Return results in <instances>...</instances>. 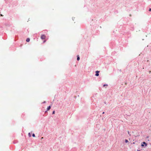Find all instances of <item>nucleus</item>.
Returning <instances> with one entry per match:
<instances>
[{"label": "nucleus", "instance_id": "obj_16", "mask_svg": "<svg viewBox=\"0 0 151 151\" xmlns=\"http://www.w3.org/2000/svg\"><path fill=\"white\" fill-rule=\"evenodd\" d=\"M128 133L129 134V131H128Z\"/></svg>", "mask_w": 151, "mask_h": 151}, {"label": "nucleus", "instance_id": "obj_10", "mask_svg": "<svg viewBox=\"0 0 151 151\" xmlns=\"http://www.w3.org/2000/svg\"><path fill=\"white\" fill-rule=\"evenodd\" d=\"M55 114V111H53L52 112V114Z\"/></svg>", "mask_w": 151, "mask_h": 151}, {"label": "nucleus", "instance_id": "obj_14", "mask_svg": "<svg viewBox=\"0 0 151 151\" xmlns=\"http://www.w3.org/2000/svg\"><path fill=\"white\" fill-rule=\"evenodd\" d=\"M46 41V40H45L43 42H44V43H45Z\"/></svg>", "mask_w": 151, "mask_h": 151}, {"label": "nucleus", "instance_id": "obj_1", "mask_svg": "<svg viewBox=\"0 0 151 151\" xmlns=\"http://www.w3.org/2000/svg\"><path fill=\"white\" fill-rule=\"evenodd\" d=\"M46 38V36L44 35H41V38L42 39H44Z\"/></svg>", "mask_w": 151, "mask_h": 151}, {"label": "nucleus", "instance_id": "obj_11", "mask_svg": "<svg viewBox=\"0 0 151 151\" xmlns=\"http://www.w3.org/2000/svg\"><path fill=\"white\" fill-rule=\"evenodd\" d=\"M107 86V85L104 84V85H103V86Z\"/></svg>", "mask_w": 151, "mask_h": 151}, {"label": "nucleus", "instance_id": "obj_9", "mask_svg": "<svg viewBox=\"0 0 151 151\" xmlns=\"http://www.w3.org/2000/svg\"><path fill=\"white\" fill-rule=\"evenodd\" d=\"M32 136L34 137H35V134H33L32 135Z\"/></svg>", "mask_w": 151, "mask_h": 151}, {"label": "nucleus", "instance_id": "obj_17", "mask_svg": "<svg viewBox=\"0 0 151 151\" xmlns=\"http://www.w3.org/2000/svg\"><path fill=\"white\" fill-rule=\"evenodd\" d=\"M45 103V101H44V102H43V103Z\"/></svg>", "mask_w": 151, "mask_h": 151}, {"label": "nucleus", "instance_id": "obj_3", "mask_svg": "<svg viewBox=\"0 0 151 151\" xmlns=\"http://www.w3.org/2000/svg\"><path fill=\"white\" fill-rule=\"evenodd\" d=\"M96 74H95V76H99V71L97 70L96 71Z\"/></svg>", "mask_w": 151, "mask_h": 151}, {"label": "nucleus", "instance_id": "obj_2", "mask_svg": "<svg viewBox=\"0 0 151 151\" xmlns=\"http://www.w3.org/2000/svg\"><path fill=\"white\" fill-rule=\"evenodd\" d=\"M144 144L145 145V146H147V144L145 142H143L141 144V146L142 147H144Z\"/></svg>", "mask_w": 151, "mask_h": 151}, {"label": "nucleus", "instance_id": "obj_5", "mask_svg": "<svg viewBox=\"0 0 151 151\" xmlns=\"http://www.w3.org/2000/svg\"><path fill=\"white\" fill-rule=\"evenodd\" d=\"M29 41H30V39L29 38H27L26 39V41L27 42H29Z\"/></svg>", "mask_w": 151, "mask_h": 151}, {"label": "nucleus", "instance_id": "obj_15", "mask_svg": "<svg viewBox=\"0 0 151 151\" xmlns=\"http://www.w3.org/2000/svg\"><path fill=\"white\" fill-rule=\"evenodd\" d=\"M103 114H104V112L103 113Z\"/></svg>", "mask_w": 151, "mask_h": 151}, {"label": "nucleus", "instance_id": "obj_7", "mask_svg": "<svg viewBox=\"0 0 151 151\" xmlns=\"http://www.w3.org/2000/svg\"><path fill=\"white\" fill-rule=\"evenodd\" d=\"M128 142H128V140H127V139H126L125 140V142L126 143H127Z\"/></svg>", "mask_w": 151, "mask_h": 151}, {"label": "nucleus", "instance_id": "obj_12", "mask_svg": "<svg viewBox=\"0 0 151 151\" xmlns=\"http://www.w3.org/2000/svg\"><path fill=\"white\" fill-rule=\"evenodd\" d=\"M149 11H151V9H150H150H149Z\"/></svg>", "mask_w": 151, "mask_h": 151}, {"label": "nucleus", "instance_id": "obj_13", "mask_svg": "<svg viewBox=\"0 0 151 151\" xmlns=\"http://www.w3.org/2000/svg\"><path fill=\"white\" fill-rule=\"evenodd\" d=\"M1 16H3L2 15V14H0Z\"/></svg>", "mask_w": 151, "mask_h": 151}, {"label": "nucleus", "instance_id": "obj_6", "mask_svg": "<svg viewBox=\"0 0 151 151\" xmlns=\"http://www.w3.org/2000/svg\"><path fill=\"white\" fill-rule=\"evenodd\" d=\"M80 60V58L78 55L77 56V60Z\"/></svg>", "mask_w": 151, "mask_h": 151}, {"label": "nucleus", "instance_id": "obj_8", "mask_svg": "<svg viewBox=\"0 0 151 151\" xmlns=\"http://www.w3.org/2000/svg\"><path fill=\"white\" fill-rule=\"evenodd\" d=\"M28 135H29V137H31V134L30 133H29V134H28Z\"/></svg>", "mask_w": 151, "mask_h": 151}, {"label": "nucleus", "instance_id": "obj_4", "mask_svg": "<svg viewBox=\"0 0 151 151\" xmlns=\"http://www.w3.org/2000/svg\"><path fill=\"white\" fill-rule=\"evenodd\" d=\"M51 108L50 106H49L48 107H47V110L48 111Z\"/></svg>", "mask_w": 151, "mask_h": 151}]
</instances>
